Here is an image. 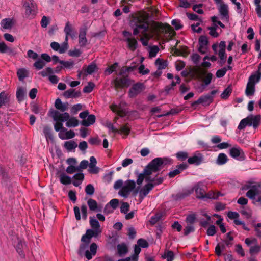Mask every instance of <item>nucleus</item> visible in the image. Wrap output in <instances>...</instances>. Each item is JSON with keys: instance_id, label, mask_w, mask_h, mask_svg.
<instances>
[{"instance_id": "f257e3e1", "label": "nucleus", "mask_w": 261, "mask_h": 261, "mask_svg": "<svg viewBox=\"0 0 261 261\" xmlns=\"http://www.w3.org/2000/svg\"><path fill=\"white\" fill-rule=\"evenodd\" d=\"M131 24L133 29V35H138L139 33L145 37L148 36L149 30V15L145 12H139L132 17Z\"/></svg>"}, {"instance_id": "f03ea898", "label": "nucleus", "mask_w": 261, "mask_h": 261, "mask_svg": "<svg viewBox=\"0 0 261 261\" xmlns=\"http://www.w3.org/2000/svg\"><path fill=\"white\" fill-rule=\"evenodd\" d=\"M49 115L56 121L54 124V129L56 132H65L66 129L63 127V122L67 120L69 118V114L67 112L60 113L58 111L50 109L48 113Z\"/></svg>"}, {"instance_id": "7ed1b4c3", "label": "nucleus", "mask_w": 261, "mask_h": 261, "mask_svg": "<svg viewBox=\"0 0 261 261\" xmlns=\"http://www.w3.org/2000/svg\"><path fill=\"white\" fill-rule=\"evenodd\" d=\"M170 163V160L167 158L158 157L151 160L145 167L150 174L157 172Z\"/></svg>"}, {"instance_id": "20e7f679", "label": "nucleus", "mask_w": 261, "mask_h": 261, "mask_svg": "<svg viewBox=\"0 0 261 261\" xmlns=\"http://www.w3.org/2000/svg\"><path fill=\"white\" fill-rule=\"evenodd\" d=\"M153 25L155 32L159 36L167 33L171 35L175 34L173 28L167 23L153 21Z\"/></svg>"}, {"instance_id": "39448f33", "label": "nucleus", "mask_w": 261, "mask_h": 261, "mask_svg": "<svg viewBox=\"0 0 261 261\" xmlns=\"http://www.w3.org/2000/svg\"><path fill=\"white\" fill-rule=\"evenodd\" d=\"M218 92L217 90H212L210 94L201 96L197 100L191 103L192 107H195L198 105L201 104L203 106H208L211 104L214 100L213 95Z\"/></svg>"}, {"instance_id": "423d86ee", "label": "nucleus", "mask_w": 261, "mask_h": 261, "mask_svg": "<svg viewBox=\"0 0 261 261\" xmlns=\"http://www.w3.org/2000/svg\"><path fill=\"white\" fill-rule=\"evenodd\" d=\"M132 81L128 76H123L121 77H116L112 81L114 85L116 90L128 87L132 84Z\"/></svg>"}, {"instance_id": "0eeeda50", "label": "nucleus", "mask_w": 261, "mask_h": 261, "mask_svg": "<svg viewBox=\"0 0 261 261\" xmlns=\"http://www.w3.org/2000/svg\"><path fill=\"white\" fill-rule=\"evenodd\" d=\"M260 188V184L252 185V182L245 184L243 187L245 190H249L246 193V196L251 200H255V196L258 194V189Z\"/></svg>"}, {"instance_id": "6e6552de", "label": "nucleus", "mask_w": 261, "mask_h": 261, "mask_svg": "<svg viewBox=\"0 0 261 261\" xmlns=\"http://www.w3.org/2000/svg\"><path fill=\"white\" fill-rule=\"evenodd\" d=\"M202 73L205 72H202L201 68L198 67H190L189 70H185L181 72V75L184 77L190 76L191 77L194 79L201 78Z\"/></svg>"}, {"instance_id": "1a4fd4ad", "label": "nucleus", "mask_w": 261, "mask_h": 261, "mask_svg": "<svg viewBox=\"0 0 261 261\" xmlns=\"http://www.w3.org/2000/svg\"><path fill=\"white\" fill-rule=\"evenodd\" d=\"M136 182L133 180H127L125 181V184L122 187L121 190L119 191V194L124 197L127 198L132 191H133L136 187Z\"/></svg>"}, {"instance_id": "9d476101", "label": "nucleus", "mask_w": 261, "mask_h": 261, "mask_svg": "<svg viewBox=\"0 0 261 261\" xmlns=\"http://www.w3.org/2000/svg\"><path fill=\"white\" fill-rule=\"evenodd\" d=\"M135 173L137 176L136 184L139 186L142 185L144 180H145L146 182H149V181H151V174H150V172L148 171V170L146 169L145 167L142 173H139L138 171H135Z\"/></svg>"}, {"instance_id": "9b49d317", "label": "nucleus", "mask_w": 261, "mask_h": 261, "mask_svg": "<svg viewBox=\"0 0 261 261\" xmlns=\"http://www.w3.org/2000/svg\"><path fill=\"white\" fill-rule=\"evenodd\" d=\"M144 89V84L138 82L133 85L128 91V95L130 98H134Z\"/></svg>"}, {"instance_id": "f8f14e48", "label": "nucleus", "mask_w": 261, "mask_h": 261, "mask_svg": "<svg viewBox=\"0 0 261 261\" xmlns=\"http://www.w3.org/2000/svg\"><path fill=\"white\" fill-rule=\"evenodd\" d=\"M23 7L25 10V15L27 16L35 15L36 14V5L30 0H26L24 2Z\"/></svg>"}, {"instance_id": "ddd939ff", "label": "nucleus", "mask_w": 261, "mask_h": 261, "mask_svg": "<svg viewBox=\"0 0 261 261\" xmlns=\"http://www.w3.org/2000/svg\"><path fill=\"white\" fill-rule=\"evenodd\" d=\"M202 72H205V73H202L201 77L197 79L202 81L201 87L203 89H204L206 86L208 85L212 81L213 75L210 72H207L206 71L201 69Z\"/></svg>"}, {"instance_id": "4468645a", "label": "nucleus", "mask_w": 261, "mask_h": 261, "mask_svg": "<svg viewBox=\"0 0 261 261\" xmlns=\"http://www.w3.org/2000/svg\"><path fill=\"white\" fill-rule=\"evenodd\" d=\"M247 117L249 118V126H252L254 129L257 128L261 123L260 115H250Z\"/></svg>"}, {"instance_id": "2eb2a0df", "label": "nucleus", "mask_w": 261, "mask_h": 261, "mask_svg": "<svg viewBox=\"0 0 261 261\" xmlns=\"http://www.w3.org/2000/svg\"><path fill=\"white\" fill-rule=\"evenodd\" d=\"M201 186L200 183H198L194 187L193 189L195 191L197 198L199 199H203L204 198H211L206 193L204 188L201 187Z\"/></svg>"}, {"instance_id": "dca6fc26", "label": "nucleus", "mask_w": 261, "mask_h": 261, "mask_svg": "<svg viewBox=\"0 0 261 261\" xmlns=\"http://www.w3.org/2000/svg\"><path fill=\"white\" fill-rule=\"evenodd\" d=\"M98 234L97 231L93 230L92 229H88L86 232L84 234L81 238V241L86 244H89L90 239L93 237H96Z\"/></svg>"}, {"instance_id": "f3484780", "label": "nucleus", "mask_w": 261, "mask_h": 261, "mask_svg": "<svg viewBox=\"0 0 261 261\" xmlns=\"http://www.w3.org/2000/svg\"><path fill=\"white\" fill-rule=\"evenodd\" d=\"M203 160V156L200 153H197V154H194L193 156L190 157L188 159V163L189 164H194L195 165H199L201 164Z\"/></svg>"}, {"instance_id": "a211bd4d", "label": "nucleus", "mask_w": 261, "mask_h": 261, "mask_svg": "<svg viewBox=\"0 0 261 261\" xmlns=\"http://www.w3.org/2000/svg\"><path fill=\"white\" fill-rule=\"evenodd\" d=\"M81 95L80 91H75L74 89H69L65 91L63 93V96L66 98H75L80 97Z\"/></svg>"}, {"instance_id": "6ab92c4d", "label": "nucleus", "mask_w": 261, "mask_h": 261, "mask_svg": "<svg viewBox=\"0 0 261 261\" xmlns=\"http://www.w3.org/2000/svg\"><path fill=\"white\" fill-rule=\"evenodd\" d=\"M86 32L87 29L86 28H83L80 30L79 43L82 47L85 46L87 42V40L86 38Z\"/></svg>"}, {"instance_id": "aec40b11", "label": "nucleus", "mask_w": 261, "mask_h": 261, "mask_svg": "<svg viewBox=\"0 0 261 261\" xmlns=\"http://www.w3.org/2000/svg\"><path fill=\"white\" fill-rule=\"evenodd\" d=\"M261 64H259L258 70L254 74H252L248 79V83H252L255 86V84L259 82L261 79V72L259 71V68Z\"/></svg>"}, {"instance_id": "412c9836", "label": "nucleus", "mask_w": 261, "mask_h": 261, "mask_svg": "<svg viewBox=\"0 0 261 261\" xmlns=\"http://www.w3.org/2000/svg\"><path fill=\"white\" fill-rule=\"evenodd\" d=\"M69 104L67 102L63 103L60 98H57L55 102V107L57 109L62 112H64L68 110Z\"/></svg>"}, {"instance_id": "4be33fe9", "label": "nucleus", "mask_w": 261, "mask_h": 261, "mask_svg": "<svg viewBox=\"0 0 261 261\" xmlns=\"http://www.w3.org/2000/svg\"><path fill=\"white\" fill-rule=\"evenodd\" d=\"M10 96L9 94L5 91L0 93V108L3 106H7L9 104Z\"/></svg>"}, {"instance_id": "5701e85b", "label": "nucleus", "mask_w": 261, "mask_h": 261, "mask_svg": "<svg viewBox=\"0 0 261 261\" xmlns=\"http://www.w3.org/2000/svg\"><path fill=\"white\" fill-rule=\"evenodd\" d=\"M229 154L232 158L236 159L239 156L243 157L244 153L240 148L232 147L229 150Z\"/></svg>"}, {"instance_id": "b1692460", "label": "nucleus", "mask_w": 261, "mask_h": 261, "mask_svg": "<svg viewBox=\"0 0 261 261\" xmlns=\"http://www.w3.org/2000/svg\"><path fill=\"white\" fill-rule=\"evenodd\" d=\"M154 188V185L152 183L148 182L145 184L139 191V193H141L144 196H147L148 193Z\"/></svg>"}, {"instance_id": "393cba45", "label": "nucleus", "mask_w": 261, "mask_h": 261, "mask_svg": "<svg viewBox=\"0 0 261 261\" xmlns=\"http://www.w3.org/2000/svg\"><path fill=\"white\" fill-rule=\"evenodd\" d=\"M96 117L94 115L91 114L88 115L87 119H84L81 122V124L84 126H89L95 122Z\"/></svg>"}, {"instance_id": "a878e982", "label": "nucleus", "mask_w": 261, "mask_h": 261, "mask_svg": "<svg viewBox=\"0 0 261 261\" xmlns=\"http://www.w3.org/2000/svg\"><path fill=\"white\" fill-rule=\"evenodd\" d=\"M125 41L127 42L128 47L131 50L134 51L137 49L138 42L135 37L127 38Z\"/></svg>"}, {"instance_id": "bb28decb", "label": "nucleus", "mask_w": 261, "mask_h": 261, "mask_svg": "<svg viewBox=\"0 0 261 261\" xmlns=\"http://www.w3.org/2000/svg\"><path fill=\"white\" fill-rule=\"evenodd\" d=\"M220 14L224 18H228L229 17L228 7L226 4H221L219 8Z\"/></svg>"}, {"instance_id": "cd10ccee", "label": "nucleus", "mask_w": 261, "mask_h": 261, "mask_svg": "<svg viewBox=\"0 0 261 261\" xmlns=\"http://www.w3.org/2000/svg\"><path fill=\"white\" fill-rule=\"evenodd\" d=\"M117 248L118 253L120 256H122L128 252V247L125 243L118 244Z\"/></svg>"}, {"instance_id": "c85d7f7f", "label": "nucleus", "mask_w": 261, "mask_h": 261, "mask_svg": "<svg viewBox=\"0 0 261 261\" xmlns=\"http://www.w3.org/2000/svg\"><path fill=\"white\" fill-rule=\"evenodd\" d=\"M66 121V126L68 127H75L79 124V121L74 117H69Z\"/></svg>"}, {"instance_id": "c756f323", "label": "nucleus", "mask_w": 261, "mask_h": 261, "mask_svg": "<svg viewBox=\"0 0 261 261\" xmlns=\"http://www.w3.org/2000/svg\"><path fill=\"white\" fill-rule=\"evenodd\" d=\"M13 24V21L10 18L3 19L1 22V25L5 29H11Z\"/></svg>"}, {"instance_id": "7c9ffc66", "label": "nucleus", "mask_w": 261, "mask_h": 261, "mask_svg": "<svg viewBox=\"0 0 261 261\" xmlns=\"http://www.w3.org/2000/svg\"><path fill=\"white\" fill-rule=\"evenodd\" d=\"M255 92V85L252 84V83H249L247 82L246 90H245V94L247 96H251L254 94Z\"/></svg>"}, {"instance_id": "2f4dec72", "label": "nucleus", "mask_w": 261, "mask_h": 261, "mask_svg": "<svg viewBox=\"0 0 261 261\" xmlns=\"http://www.w3.org/2000/svg\"><path fill=\"white\" fill-rule=\"evenodd\" d=\"M159 175V173H158L154 177H152L151 176V181H149V182L152 183V185H154V187L161 184L164 181V178L161 176L158 177Z\"/></svg>"}, {"instance_id": "473e14b6", "label": "nucleus", "mask_w": 261, "mask_h": 261, "mask_svg": "<svg viewBox=\"0 0 261 261\" xmlns=\"http://www.w3.org/2000/svg\"><path fill=\"white\" fill-rule=\"evenodd\" d=\"M60 181L61 184L64 185H68L71 183V178L64 173L60 174Z\"/></svg>"}, {"instance_id": "72a5a7b5", "label": "nucleus", "mask_w": 261, "mask_h": 261, "mask_svg": "<svg viewBox=\"0 0 261 261\" xmlns=\"http://www.w3.org/2000/svg\"><path fill=\"white\" fill-rule=\"evenodd\" d=\"M228 161V158L225 153H220L217 158L216 163L218 165L225 164Z\"/></svg>"}, {"instance_id": "f704fd0d", "label": "nucleus", "mask_w": 261, "mask_h": 261, "mask_svg": "<svg viewBox=\"0 0 261 261\" xmlns=\"http://www.w3.org/2000/svg\"><path fill=\"white\" fill-rule=\"evenodd\" d=\"M162 258L166 259L167 261H173L175 258V254L172 251L166 250L162 255Z\"/></svg>"}, {"instance_id": "c9c22d12", "label": "nucleus", "mask_w": 261, "mask_h": 261, "mask_svg": "<svg viewBox=\"0 0 261 261\" xmlns=\"http://www.w3.org/2000/svg\"><path fill=\"white\" fill-rule=\"evenodd\" d=\"M232 91V88L231 85H229L226 89H224L223 92L221 95V97L222 99H226L230 95Z\"/></svg>"}, {"instance_id": "e433bc0d", "label": "nucleus", "mask_w": 261, "mask_h": 261, "mask_svg": "<svg viewBox=\"0 0 261 261\" xmlns=\"http://www.w3.org/2000/svg\"><path fill=\"white\" fill-rule=\"evenodd\" d=\"M64 147L68 151H71L77 147V144L73 141H69L65 142Z\"/></svg>"}, {"instance_id": "4c0bfd02", "label": "nucleus", "mask_w": 261, "mask_h": 261, "mask_svg": "<svg viewBox=\"0 0 261 261\" xmlns=\"http://www.w3.org/2000/svg\"><path fill=\"white\" fill-rule=\"evenodd\" d=\"M90 224L91 227L96 231L99 229L100 227L98 221L92 217H90Z\"/></svg>"}, {"instance_id": "58836bf2", "label": "nucleus", "mask_w": 261, "mask_h": 261, "mask_svg": "<svg viewBox=\"0 0 261 261\" xmlns=\"http://www.w3.org/2000/svg\"><path fill=\"white\" fill-rule=\"evenodd\" d=\"M87 204L89 209L92 211H95L97 208V203L96 200L90 198L87 201Z\"/></svg>"}, {"instance_id": "ea45409f", "label": "nucleus", "mask_w": 261, "mask_h": 261, "mask_svg": "<svg viewBox=\"0 0 261 261\" xmlns=\"http://www.w3.org/2000/svg\"><path fill=\"white\" fill-rule=\"evenodd\" d=\"M118 66V63L117 62L114 63L113 64L109 66L108 68H107L105 71V74L107 75H110L112 74L113 72H114L116 68Z\"/></svg>"}, {"instance_id": "a19ab883", "label": "nucleus", "mask_w": 261, "mask_h": 261, "mask_svg": "<svg viewBox=\"0 0 261 261\" xmlns=\"http://www.w3.org/2000/svg\"><path fill=\"white\" fill-rule=\"evenodd\" d=\"M17 74L19 80L22 81L27 76L28 71L24 68H21L18 70Z\"/></svg>"}, {"instance_id": "79ce46f5", "label": "nucleus", "mask_w": 261, "mask_h": 261, "mask_svg": "<svg viewBox=\"0 0 261 261\" xmlns=\"http://www.w3.org/2000/svg\"><path fill=\"white\" fill-rule=\"evenodd\" d=\"M25 95V91L24 89L19 87L17 89L16 91V97L19 101H21L24 99V97Z\"/></svg>"}, {"instance_id": "37998d69", "label": "nucleus", "mask_w": 261, "mask_h": 261, "mask_svg": "<svg viewBox=\"0 0 261 261\" xmlns=\"http://www.w3.org/2000/svg\"><path fill=\"white\" fill-rule=\"evenodd\" d=\"M118 132L117 133L118 134H123L126 136H127L130 131V128L128 126L127 124H126L121 127V128L118 129Z\"/></svg>"}, {"instance_id": "c03bdc74", "label": "nucleus", "mask_w": 261, "mask_h": 261, "mask_svg": "<svg viewBox=\"0 0 261 261\" xmlns=\"http://www.w3.org/2000/svg\"><path fill=\"white\" fill-rule=\"evenodd\" d=\"M155 64L159 66V70L164 69L167 66V62L160 58H158L155 60Z\"/></svg>"}, {"instance_id": "a18cd8bd", "label": "nucleus", "mask_w": 261, "mask_h": 261, "mask_svg": "<svg viewBox=\"0 0 261 261\" xmlns=\"http://www.w3.org/2000/svg\"><path fill=\"white\" fill-rule=\"evenodd\" d=\"M246 126H249V118L247 117L242 119L238 126L239 130L244 129Z\"/></svg>"}, {"instance_id": "49530a36", "label": "nucleus", "mask_w": 261, "mask_h": 261, "mask_svg": "<svg viewBox=\"0 0 261 261\" xmlns=\"http://www.w3.org/2000/svg\"><path fill=\"white\" fill-rule=\"evenodd\" d=\"M43 132L46 139H53V136L51 133V129L48 126H45L43 128Z\"/></svg>"}, {"instance_id": "de8ad7c7", "label": "nucleus", "mask_w": 261, "mask_h": 261, "mask_svg": "<svg viewBox=\"0 0 261 261\" xmlns=\"http://www.w3.org/2000/svg\"><path fill=\"white\" fill-rule=\"evenodd\" d=\"M182 109L180 108H174L171 109L169 112L166 113L164 115H160L158 116V117H161L163 116H169L170 115H176L181 112Z\"/></svg>"}, {"instance_id": "09e8293b", "label": "nucleus", "mask_w": 261, "mask_h": 261, "mask_svg": "<svg viewBox=\"0 0 261 261\" xmlns=\"http://www.w3.org/2000/svg\"><path fill=\"white\" fill-rule=\"evenodd\" d=\"M60 63L63 65V68L67 69H71L73 68L74 63L72 61H61Z\"/></svg>"}, {"instance_id": "8fccbe9b", "label": "nucleus", "mask_w": 261, "mask_h": 261, "mask_svg": "<svg viewBox=\"0 0 261 261\" xmlns=\"http://www.w3.org/2000/svg\"><path fill=\"white\" fill-rule=\"evenodd\" d=\"M85 192L87 195H92L95 192L94 186L91 184H88L85 188Z\"/></svg>"}, {"instance_id": "3c124183", "label": "nucleus", "mask_w": 261, "mask_h": 261, "mask_svg": "<svg viewBox=\"0 0 261 261\" xmlns=\"http://www.w3.org/2000/svg\"><path fill=\"white\" fill-rule=\"evenodd\" d=\"M176 158L180 161H185L188 157V154L185 151H179L176 154Z\"/></svg>"}, {"instance_id": "603ef678", "label": "nucleus", "mask_w": 261, "mask_h": 261, "mask_svg": "<svg viewBox=\"0 0 261 261\" xmlns=\"http://www.w3.org/2000/svg\"><path fill=\"white\" fill-rule=\"evenodd\" d=\"M137 245L140 248H146L148 247L149 244L146 240L141 238L138 240Z\"/></svg>"}, {"instance_id": "864d4df0", "label": "nucleus", "mask_w": 261, "mask_h": 261, "mask_svg": "<svg viewBox=\"0 0 261 261\" xmlns=\"http://www.w3.org/2000/svg\"><path fill=\"white\" fill-rule=\"evenodd\" d=\"M96 68V65L94 63H92L87 66L85 71L87 74H91L95 71Z\"/></svg>"}, {"instance_id": "5fc2aeb1", "label": "nucleus", "mask_w": 261, "mask_h": 261, "mask_svg": "<svg viewBox=\"0 0 261 261\" xmlns=\"http://www.w3.org/2000/svg\"><path fill=\"white\" fill-rule=\"evenodd\" d=\"M54 73L53 69L50 67H47L44 70L39 73V75H41L43 77H45L48 75Z\"/></svg>"}, {"instance_id": "6e6d98bb", "label": "nucleus", "mask_w": 261, "mask_h": 261, "mask_svg": "<svg viewBox=\"0 0 261 261\" xmlns=\"http://www.w3.org/2000/svg\"><path fill=\"white\" fill-rule=\"evenodd\" d=\"M129 204L127 202H123L120 207V212L123 214H126L129 211Z\"/></svg>"}, {"instance_id": "4d7b16f0", "label": "nucleus", "mask_w": 261, "mask_h": 261, "mask_svg": "<svg viewBox=\"0 0 261 261\" xmlns=\"http://www.w3.org/2000/svg\"><path fill=\"white\" fill-rule=\"evenodd\" d=\"M45 65V63L43 60L39 59L34 63L33 66L36 69L40 70L42 69Z\"/></svg>"}, {"instance_id": "13d9d810", "label": "nucleus", "mask_w": 261, "mask_h": 261, "mask_svg": "<svg viewBox=\"0 0 261 261\" xmlns=\"http://www.w3.org/2000/svg\"><path fill=\"white\" fill-rule=\"evenodd\" d=\"M208 39L206 36H201L198 40L199 45L200 46H206L208 44Z\"/></svg>"}, {"instance_id": "bf43d9fd", "label": "nucleus", "mask_w": 261, "mask_h": 261, "mask_svg": "<svg viewBox=\"0 0 261 261\" xmlns=\"http://www.w3.org/2000/svg\"><path fill=\"white\" fill-rule=\"evenodd\" d=\"M195 231V228L192 225H187L184 229V234L185 236H188L190 233Z\"/></svg>"}, {"instance_id": "052dcab7", "label": "nucleus", "mask_w": 261, "mask_h": 261, "mask_svg": "<svg viewBox=\"0 0 261 261\" xmlns=\"http://www.w3.org/2000/svg\"><path fill=\"white\" fill-rule=\"evenodd\" d=\"M202 6H203L202 4H198L194 5L192 7V9L193 10V11H194L196 13H197L199 14H202L204 12L202 9H200V8H201Z\"/></svg>"}, {"instance_id": "680f3d73", "label": "nucleus", "mask_w": 261, "mask_h": 261, "mask_svg": "<svg viewBox=\"0 0 261 261\" xmlns=\"http://www.w3.org/2000/svg\"><path fill=\"white\" fill-rule=\"evenodd\" d=\"M171 24L174 26L176 30H178L183 28V25L180 23V20L178 19H173L171 21Z\"/></svg>"}, {"instance_id": "e2e57ef3", "label": "nucleus", "mask_w": 261, "mask_h": 261, "mask_svg": "<svg viewBox=\"0 0 261 261\" xmlns=\"http://www.w3.org/2000/svg\"><path fill=\"white\" fill-rule=\"evenodd\" d=\"M94 85L92 82H89L88 85L84 87L83 91L84 93H90L93 89Z\"/></svg>"}, {"instance_id": "0e129e2a", "label": "nucleus", "mask_w": 261, "mask_h": 261, "mask_svg": "<svg viewBox=\"0 0 261 261\" xmlns=\"http://www.w3.org/2000/svg\"><path fill=\"white\" fill-rule=\"evenodd\" d=\"M159 51V48L155 45L151 47L149 50V56L151 57H154L156 56L157 53Z\"/></svg>"}, {"instance_id": "69168bd1", "label": "nucleus", "mask_w": 261, "mask_h": 261, "mask_svg": "<svg viewBox=\"0 0 261 261\" xmlns=\"http://www.w3.org/2000/svg\"><path fill=\"white\" fill-rule=\"evenodd\" d=\"M227 72V68L226 67H223L222 69H219L217 71L216 75L218 78H221L223 77Z\"/></svg>"}, {"instance_id": "338daca9", "label": "nucleus", "mask_w": 261, "mask_h": 261, "mask_svg": "<svg viewBox=\"0 0 261 261\" xmlns=\"http://www.w3.org/2000/svg\"><path fill=\"white\" fill-rule=\"evenodd\" d=\"M196 216L195 214H190L187 216L186 222L189 223V225H192L195 221Z\"/></svg>"}, {"instance_id": "774afa93", "label": "nucleus", "mask_w": 261, "mask_h": 261, "mask_svg": "<svg viewBox=\"0 0 261 261\" xmlns=\"http://www.w3.org/2000/svg\"><path fill=\"white\" fill-rule=\"evenodd\" d=\"M82 105L80 103L73 105L71 109V113L73 114H76L77 112L82 110Z\"/></svg>"}]
</instances>
